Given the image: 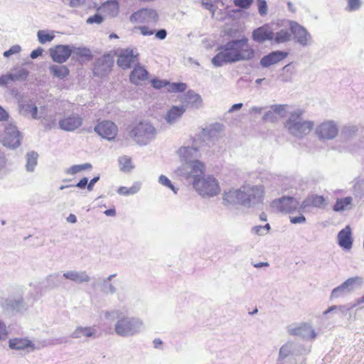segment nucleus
<instances>
[{
  "mask_svg": "<svg viewBox=\"0 0 364 364\" xmlns=\"http://www.w3.org/2000/svg\"><path fill=\"white\" fill-rule=\"evenodd\" d=\"M286 107L287 105H274L272 107V110H270L269 112H267L264 116V119L265 120L269 119L271 118L272 115L273 114H277L281 117H284V113L286 112Z\"/></svg>",
  "mask_w": 364,
  "mask_h": 364,
  "instance_id": "33",
  "label": "nucleus"
},
{
  "mask_svg": "<svg viewBox=\"0 0 364 364\" xmlns=\"http://www.w3.org/2000/svg\"><path fill=\"white\" fill-rule=\"evenodd\" d=\"M358 280H361V279L360 277H352V278H350V279H347L342 285L338 287L337 288L334 289L332 291L331 297L332 298L338 297L339 291H343L348 286L352 285L353 284H354Z\"/></svg>",
  "mask_w": 364,
  "mask_h": 364,
  "instance_id": "31",
  "label": "nucleus"
},
{
  "mask_svg": "<svg viewBox=\"0 0 364 364\" xmlns=\"http://www.w3.org/2000/svg\"><path fill=\"white\" fill-rule=\"evenodd\" d=\"M99 178L98 177H95L93 178L90 181V183H88L87 185V188L89 190H91L93 185L98 181Z\"/></svg>",
  "mask_w": 364,
  "mask_h": 364,
  "instance_id": "56",
  "label": "nucleus"
},
{
  "mask_svg": "<svg viewBox=\"0 0 364 364\" xmlns=\"http://www.w3.org/2000/svg\"><path fill=\"white\" fill-rule=\"evenodd\" d=\"M289 220L292 224L304 223L306 220V218L303 215L296 217H290Z\"/></svg>",
  "mask_w": 364,
  "mask_h": 364,
  "instance_id": "47",
  "label": "nucleus"
},
{
  "mask_svg": "<svg viewBox=\"0 0 364 364\" xmlns=\"http://www.w3.org/2000/svg\"><path fill=\"white\" fill-rule=\"evenodd\" d=\"M43 53V49L41 48H38L36 50H33L30 56L31 58L33 59H35L36 58H38V56L41 55Z\"/></svg>",
  "mask_w": 364,
  "mask_h": 364,
  "instance_id": "51",
  "label": "nucleus"
},
{
  "mask_svg": "<svg viewBox=\"0 0 364 364\" xmlns=\"http://www.w3.org/2000/svg\"><path fill=\"white\" fill-rule=\"evenodd\" d=\"M291 35L289 32L281 31L278 32L276 36H274V40L277 43H282L290 40Z\"/></svg>",
  "mask_w": 364,
  "mask_h": 364,
  "instance_id": "36",
  "label": "nucleus"
},
{
  "mask_svg": "<svg viewBox=\"0 0 364 364\" xmlns=\"http://www.w3.org/2000/svg\"><path fill=\"white\" fill-rule=\"evenodd\" d=\"M252 35L254 40L259 43L274 38V33L266 26H261L255 30Z\"/></svg>",
  "mask_w": 364,
  "mask_h": 364,
  "instance_id": "22",
  "label": "nucleus"
},
{
  "mask_svg": "<svg viewBox=\"0 0 364 364\" xmlns=\"http://www.w3.org/2000/svg\"><path fill=\"white\" fill-rule=\"evenodd\" d=\"M114 65L113 58L109 55H104L98 58L94 65L93 73L97 76H105L107 75Z\"/></svg>",
  "mask_w": 364,
  "mask_h": 364,
  "instance_id": "7",
  "label": "nucleus"
},
{
  "mask_svg": "<svg viewBox=\"0 0 364 364\" xmlns=\"http://www.w3.org/2000/svg\"><path fill=\"white\" fill-rule=\"evenodd\" d=\"M37 164V155L34 153L28 154L27 155L26 168L28 171H33L34 166Z\"/></svg>",
  "mask_w": 364,
  "mask_h": 364,
  "instance_id": "40",
  "label": "nucleus"
},
{
  "mask_svg": "<svg viewBox=\"0 0 364 364\" xmlns=\"http://www.w3.org/2000/svg\"><path fill=\"white\" fill-rule=\"evenodd\" d=\"M166 31L164 29L159 30L156 33V37L161 40L164 39L166 38Z\"/></svg>",
  "mask_w": 364,
  "mask_h": 364,
  "instance_id": "53",
  "label": "nucleus"
},
{
  "mask_svg": "<svg viewBox=\"0 0 364 364\" xmlns=\"http://www.w3.org/2000/svg\"><path fill=\"white\" fill-rule=\"evenodd\" d=\"M256 4L258 9V12L261 16H264L267 14L268 6L265 0H257Z\"/></svg>",
  "mask_w": 364,
  "mask_h": 364,
  "instance_id": "41",
  "label": "nucleus"
},
{
  "mask_svg": "<svg viewBox=\"0 0 364 364\" xmlns=\"http://www.w3.org/2000/svg\"><path fill=\"white\" fill-rule=\"evenodd\" d=\"M21 51V47L18 45H15L11 46L8 50H6L4 53V56L6 58H9L13 54L18 53Z\"/></svg>",
  "mask_w": 364,
  "mask_h": 364,
  "instance_id": "44",
  "label": "nucleus"
},
{
  "mask_svg": "<svg viewBox=\"0 0 364 364\" xmlns=\"http://www.w3.org/2000/svg\"><path fill=\"white\" fill-rule=\"evenodd\" d=\"M120 169L124 172L129 171L132 169V162L131 158L124 156L119 159Z\"/></svg>",
  "mask_w": 364,
  "mask_h": 364,
  "instance_id": "34",
  "label": "nucleus"
},
{
  "mask_svg": "<svg viewBox=\"0 0 364 364\" xmlns=\"http://www.w3.org/2000/svg\"><path fill=\"white\" fill-rule=\"evenodd\" d=\"M186 89V85L183 82L173 83L171 90L175 92H183Z\"/></svg>",
  "mask_w": 364,
  "mask_h": 364,
  "instance_id": "46",
  "label": "nucleus"
},
{
  "mask_svg": "<svg viewBox=\"0 0 364 364\" xmlns=\"http://www.w3.org/2000/svg\"><path fill=\"white\" fill-rule=\"evenodd\" d=\"M2 144L4 146L9 148H16L20 144V133L16 129H7L5 136L2 139Z\"/></svg>",
  "mask_w": 364,
  "mask_h": 364,
  "instance_id": "12",
  "label": "nucleus"
},
{
  "mask_svg": "<svg viewBox=\"0 0 364 364\" xmlns=\"http://www.w3.org/2000/svg\"><path fill=\"white\" fill-rule=\"evenodd\" d=\"M299 202L293 197L284 196L274 200L272 207L277 212L282 213H292L299 208Z\"/></svg>",
  "mask_w": 364,
  "mask_h": 364,
  "instance_id": "6",
  "label": "nucleus"
},
{
  "mask_svg": "<svg viewBox=\"0 0 364 364\" xmlns=\"http://www.w3.org/2000/svg\"><path fill=\"white\" fill-rule=\"evenodd\" d=\"M95 335V331L92 327L79 326L72 333L74 338H80L82 337H92Z\"/></svg>",
  "mask_w": 364,
  "mask_h": 364,
  "instance_id": "26",
  "label": "nucleus"
},
{
  "mask_svg": "<svg viewBox=\"0 0 364 364\" xmlns=\"http://www.w3.org/2000/svg\"><path fill=\"white\" fill-rule=\"evenodd\" d=\"M325 198L322 196L312 195L304 200L300 205V210H304L309 208H321L325 203Z\"/></svg>",
  "mask_w": 364,
  "mask_h": 364,
  "instance_id": "17",
  "label": "nucleus"
},
{
  "mask_svg": "<svg viewBox=\"0 0 364 364\" xmlns=\"http://www.w3.org/2000/svg\"><path fill=\"white\" fill-rule=\"evenodd\" d=\"M88 52H89V50H87L85 49H80V50H79L78 53L80 55H87V53H88Z\"/></svg>",
  "mask_w": 364,
  "mask_h": 364,
  "instance_id": "61",
  "label": "nucleus"
},
{
  "mask_svg": "<svg viewBox=\"0 0 364 364\" xmlns=\"http://www.w3.org/2000/svg\"><path fill=\"white\" fill-rule=\"evenodd\" d=\"M259 219L262 221H266L267 220V215L264 213H262L260 215H259Z\"/></svg>",
  "mask_w": 364,
  "mask_h": 364,
  "instance_id": "63",
  "label": "nucleus"
},
{
  "mask_svg": "<svg viewBox=\"0 0 364 364\" xmlns=\"http://www.w3.org/2000/svg\"><path fill=\"white\" fill-rule=\"evenodd\" d=\"M353 198L350 196L338 198L333 206V210L336 212H341L346 210L352 205Z\"/></svg>",
  "mask_w": 364,
  "mask_h": 364,
  "instance_id": "28",
  "label": "nucleus"
},
{
  "mask_svg": "<svg viewBox=\"0 0 364 364\" xmlns=\"http://www.w3.org/2000/svg\"><path fill=\"white\" fill-rule=\"evenodd\" d=\"M151 127L149 124L141 122L132 129L130 136L134 139L144 136L151 131Z\"/></svg>",
  "mask_w": 364,
  "mask_h": 364,
  "instance_id": "24",
  "label": "nucleus"
},
{
  "mask_svg": "<svg viewBox=\"0 0 364 364\" xmlns=\"http://www.w3.org/2000/svg\"><path fill=\"white\" fill-rule=\"evenodd\" d=\"M184 112L185 109L183 107H173L168 111L166 119L168 122L171 123L180 117Z\"/></svg>",
  "mask_w": 364,
  "mask_h": 364,
  "instance_id": "29",
  "label": "nucleus"
},
{
  "mask_svg": "<svg viewBox=\"0 0 364 364\" xmlns=\"http://www.w3.org/2000/svg\"><path fill=\"white\" fill-rule=\"evenodd\" d=\"M288 55V53L284 51H273L267 55H264L260 60V64L262 67L267 68L270 65H274Z\"/></svg>",
  "mask_w": 364,
  "mask_h": 364,
  "instance_id": "14",
  "label": "nucleus"
},
{
  "mask_svg": "<svg viewBox=\"0 0 364 364\" xmlns=\"http://www.w3.org/2000/svg\"><path fill=\"white\" fill-rule=\"evenodd\" d=\"M135 57L133 50H122L118 55L117 60V65L123 69L129 68L132 64L134 62Z\"/></svg>",
  "mask_w": 364,
  "mask_h": 364,
  "instance_id": "15",
  "label": "nucleus"
},
{
  "mask_svg": "<svg viewBox=\"0 0 364 364\" xmlns=\"http://www.w3.org/2000/svg\"><path fill=\"white\" fill-rule=\"evenodd\" d=\"M52 74L58 78H64L69 74L68 68L63 65H53L50 67Z\"/></svg>",
  "mask_w": 364,
  "mask_h": 364,
  "instance_id": "30",
  "label": "nucleus"
},
{
  "mask_svg": "<svg viewBox=\"0 0 364 364\" xmlns=\"http://www.w3.org/2000/svg\"><path fill=\"white\" fill-rule=\"evenodd\" d=\"M95 131L102 138L112 140L117 134L118 128L112 122L102 121L95 126Z\"/></svg>",
  "mask_w": 364,
  "mask_h": 364,
  "instance_id": "8",
  "label": "nucleus"
},
{
  "mask_svg": "<svg viewBox=\"0 0 364 364\" xmlns=\"http://www.w3.org/2000/svg\"><path fill=\"white\" fill-rule=\"evenodd\" d=\"M245 193L240 190H229L223 194V200L226 204L240 203L243 200Z\"/></svg>",
  "mask_w": 364,
  "mask_h": 364,
  "instance_id": "19",
  "label": "nucleus"
},
{
  "mask_svg": "<svg viewBox=\"0 0 364 364\" xmlns=\"http://www.w3.org/2000/svg\"><path fill=\"white\" fill-rule=\"evenodd\" d=\"M129 79L133 84L143 85L149 79V73L143 66L136 65L131 72Z\"/></svg>",
  "mask_w": 364,
  "mask_h": 364,
  "instance_id": "13",
  "label": "nucleus"
},
{
  "mask_svg": "<svg viewBox=\"0 0 364 364\" xmlns=\"http://www.w3.org/2000/svg\"><path fill=\"white\" fill-rule=\"evenodd\" d=\"M255 56V50L248 43V39L242 36L237 40L228 42L218 48V53L213 58L212 62L216 66L237 61L248 60Z\"/></svg>",
  "mask_w": 364,
  "mask_h": 364,
  "instance_id": "1",
  "label": "nucleus"
},
{
  "mask_svg": "<svg viewBox=\"0 0 364 364\" xmlns=\"http://www.w3.org/2000/svg\"><path fill=\"white\" fill-rule=\"evenodd\" d=\"M205 165L198 161H193L190 165L188 178H193V181L204 178Z\"/></svg>",
  "mask_w": 364,
  "mask_h": 364,
  "instance_id": "21",
  "label": "nucleus"
},
{
  "mask_svg": "<svg viewBox=\"0 0 364 364\" xmlns=\"http://www.w3.org/2000/svg\"><path fill=\"white\" fill-rule=\"evenodd\" d=\"M63 277L68 279L79 283L88 282L90 279L89 276L85 272H77L73 271L64 273Z\"/></svg>",
  "mask_w": 364,
  "mask_h": 364,
  "instance_id": "27",
  "label": "nucleus"
},
{
  "mask_svg": "<svg viewBox=\"0 0 364 364\" xmlns=\"http://www.w3.org/2000/svg\"><path fill=\"white\" fill-rule=\"evenodd\" d=\"M21 109L26 113L30 114L33 118L37 117V107L34 105H22Z\"/></svg>",
  "mask_w": 364,
  "mask_h": 364,
  "instance_id": "42",
  "label": "nucleus"
},
{
  "mask_svg": "<svg viewBox=\"0 0 364 364\" xmlns=\"http://www.w3.org/2000/svg\"><path fill=\"white\" fill-rule=\"evenodd\" d=\"M87 178H82L78 183L76 185L77 187L80 188H84L85 187V186L87 185Z\"/></svg>",
  "mask_w": 364,
  "mask_h": 364,
  "instance_id": "54",
  "label": "nucleus"
},
{
  "mask_svg": "<svg viewBox=\"0 0 364 364\" xmlns=\"http://www.w3.org/2000/svg\"><path fill=\"white\" fill-rule=\"evenodd\" d=\"M158 20V14L151 9H141L130 16V21L132 22L155 23Z\"/></svg>",
  "mask_w": 364,
  "mask_h": 364,
  "instance_id": "9",
  "label": "nucleus"
},
{
  "mask_svg": "<svg viewBox=\"0 0 364 364\" xmlns=\"http://www.w3.org/2000/svg\"><path fill=\"white\" fill-rule=\"evenodd\" d=\"M139 30H140L141 33L144 36H151L154 33V31L151 29H149L147 26H140L137 28Z\"/></svg>",
  "mask_w": 364,
  "mask_h": 364,
  "instance_id": "50",
  "label": "nucleus"
},
{
  "mask_svg": "<svg viewBox=\"0 0 364 364\" xmlns=\"http://www.w3.org/2000/svg\"><path fill=\"white\" fill-rule=\"evenodd\" d=\"M294 38L303 46L307 45L311 41V36L306 30L300 24H296L291 27Z\"/></svg>",
  "mask_w": 364,
  "mask_h": 364,
  "instance_id": "18",
  "label": "nucleus"
},
{
  "mask_svg": "<svg viewBox=\"0 0 364 364\" xmlns=\"http://www.w3.org/2000/svg\"><path fill=\"white\" fill-rule=\"evenodd\" d=\"M28 75V72L22 70L18 75L7 74L0 76V85L6 86L9 83L19 79H25Z\"/></svg>",
  "mask_w": 364,
  "mask_h": 364,
  "instance_id": "25",
  "label": "nucleus"
},
{
  "mask_svg": "<svg viewBox=\"0 0 364 364\" xmlns=\"http://www.w3.org/2000/svg\"><path fill=\"white\" fill-rule=\"evenodd\" d=\"M140 189V184L138 183H135L131 187H120L118 189V193L123 196H129L136 193Z\"/></svg>",
  "mask_w": 364,
  "mask_h": 364,
  "instance_id": "32",
  "label": "nucleus"
},
{
  "mask_svg": "<svg viewBox=\"0 0 364 364\" xmlns=\"http://www.w3.org/2000/svg\"><path fill=\"white\" fill-rule=\"evenodd\" d=\"M141 322L135 318L129 317L122 313L117 315L115 331L121 336L134 335L139 331Z\"/></svg>",
  "mask_w": 364,
  "mask_h": 364,
  "instance_id": "4",
  "label": "nucleus"
},
{
  "mask_svg": "<svg viewBox=\"0 0 364 364\" xmlns=\"http://www.w3.org/2000/svg\"><path fill=\"white\" fill-rule=\"evenodd\" d=\"M262 229V226L261 225H258V226H255L254 228V230L255 232L257 233V234H259L260 233V230Z\"/></svg>",
  "mask_w": 364,
  "mask_h": 364,
  "instance_id": "62",
  "label": "nucleus"
},
{
  "mask_svg": "<svg viewBox=\"0 0 364 364\" xmlns=\"http://www.w3.org/2000/svg\"><path fill=\"white\" fill-rule=\"evenodd\" d=\"M254 0H234L235 6L242 9H248L253 3Z\"/></svg>",
  "mask_w": 364,
  "mask_h": 364,
  "instance_id": "43",
  "label": "nucleus"
},
{
  "mask_svg": "<svg viewBox=\"0 0 364 364\" xmlns=\"http://www.w3.org/2000/svg\"><path fill=\"white\" fill-rule=\"evenodd\" d=\"M287 6H288V9H289L290 11H291V12H295V11H296V8H295L294 5L291 2L289 1V2L287 3Z\"/></svg>",
  "mask_w": 364,
  "mask_h": 364,
  "instance_id": "58",
  "label": "nucleus"
},
{
  "mask_svg": "<svg viewBox=\"0 0 364 364\" xmlns=\"http://www.w3.org/2000/svg\"><path fill=\"white\" fill-rule=\"evenodd\" d=\"M346 10L348 11H358L362 6L361 0H346Z\"/></svg>",
  "mask_w": 364,
  "mask_h": 364,
  "instance_id": "38",
  "label": "nucleus"
},
{
  "mask_svg": "<svg viewBox=\"0 0 364 364\" xmlns=\"http://www.w3.org/2000/svg\"><path fill=\"white\" fill-rule=\"evenodd\" d=\"M159 182H160L162 185H164V186H166V187L169 188L170 189H171L172 191H173L175 193H176V191H175V188H174L173 186L172 185V183H171V181H170V180H169L166 176H163V175H162V176H161L159 177Z\"/></svg>",
  "mask_w": 364,
  "mask_h": 364,
  "instance_id": "45",
  "label": "nucleus"
},
{
  "mask_svg": "<svg viewBox=\"0 0 364 364\" xmlns=\"http://www.w3.org/2000/svg\"><path fill=\"white\" fill-rule=\"evenodd\" d=\"M9 115L7 112L0 106V121L7 120Z\"/></svg>",
  "mask_w": 364,
  "mask_h": 364,
  "instance_id": "52",
  "label": "nucleus"
},
{
  "mask_svg": "<svg viewBox=\"0 0 364 364\" xmlns=\"http://www.w3.org/2000/svg\"><path fill=\"white\" fill-rule=\"evenodd\" d=\"M267 266H269V264L267 262H259V263H256L254 264V267H257V268L262 267H267Z\"/></svg>",
  "mask_w": 364,
  "mask_h": 364,
  "instance_id": "59",
  "label": "nucleus"
},
{
  "mask_svg": "<svg viewBox=\"0 0 364 364\" xmlns=\"http://www.w3.org/2000/svg\"><path fill=\"white\" fill-rule=\"evenodd\" d=\"M72 50L68 46L58 45L50 49V54L53 61L62 63L70 56Z\"/></svg>",
  "mask_w": 364,
  "mask_h": 364,
  "instance_id": "11",
  "label": "nucleus"
},
{
  "mask_svg": "<svg viewBox=\"0 0 364 364\" xmlns=\"http://www.w3.org/2000/svg\"><path fill=\"white\" fill-rule=\"evenodd\" d=\"M339 245L345 249H350L352 246L351 229L347 225L341 230L338 235Z\"/></svg>",
  "mask_w": 364,
  "mask_h": 364,
  "instance_id": "20",
  "label": "nucleus"
},
{
  "mask_svg": "<svg viewBox=\"0 0 364 364\" xmlns=\"http://www.w3.org/2000/svg\"><path fill=\"white\" fill-rule=\"evenodd\" d=\"M67 221L70 223H75L77 222V218L74 214H70L67 218Z\"/></svg>",
  "mask_w": 364,
  "mask_h": 364,
  "instance_id": "55",
  "label": "nucleus"
},
{
  "mask_svg": "<svg viewBox=\"0 0 364 364\" xmlns=\"http://www.w3.org/2000/svg\"><path fill=\"white\" fill-rule=\"evenodd\" d=\"M242 103L235 104L234 105H232L230 110L233 111V110L239 109L242 107Z\"/></svg>",
  "mask_w": 364,
  "mask_h": 364,
  "instance_id": "60",
  "label": "nucleus"
},
{
  "mask_svg": "<svg viewBox=\"0 0 364 364\" xmlns=\"http://www.w3.org/2000/svg\"><path fill=\"white\" fill-rule=\"evenodd\" d=\"M9 346L13 350H24L28 348H33L31 341L23 338H14L9 341Z\"/></svg>",
  "mask_w": 364,
  "mask_h": 364,
  "instance_id": "23",
  "label": "nucleus"
},
{
  "mask_svg": "<svg viewBox=\"0 0 364 364\" xmlns=\"http://www.w3.org/2000/svg\"><path fill=\"white\" fill-rule=\"evenodd\" d=\"M219 0H201L202 6L204 9H208L210 11L213 16L217 8V4Z\"/></svg>",
  "mask_w": 364,
  "mask_h": 364,
  "instance_id": "35",
  "label": "nucleus"
},
{
  "mask_svg": "<svg viewBox=\"0 0 364 364\" xmlns=\"http://www.w3.org/2000/svg\"><path fill=\"white\" fill-rule=\"evenodd\" d=\"M194 188L203 196H213L219 193L220 187L217 180L208 176L197 179L193 182Z\"/></svg>",
  "mask_w": 364,
  "mask_h": 364,
  "instance_id": "5",
  "label": "nucleus"
},
{
  "mask_svg": "<svg viewBox=\"0 0 364 364\" xmlns=\"http://www.w3.org/2000/svg\"><path fill=\"white\" fill-rule=\"evenodd\" d=\"M316 133L321 139H331L338 134V127L332 121H326L319 124Z\"/></svg>",
  "mask_w": 364,
  "mask_h": 364,
  "instance_id": "10",
  "label": "nucleus"
},
{
  "mask_svg": "<svg viewBox=\"0 0 364 364\" xmlns=\"http://www.w3.org/2000/svg\"><path fill=\"white\" fill-rule=\"evenodd\" d=\"M59 124L61 129L73 131L81 126L82 119L78 115H71L61 119Z\"/></svg>",
  "mask_w": 364,
  "mask_h": 364,
  "instance_id": "16",
  "label": "nucleus"
},
{
  "mask_svg": "<svg viewBox=\"0 0 364 364\" xmlns=\"http://www.w3.org/2000/svg\"><path fill=\"white\" fill-rule=\"evenodd\" d=\"M88 6L96 8L97 12L93 16H90L86 23H102L107 18L116 16L119 13V4L115 0L107 1L101 5H100V3L93 1Z\"/></svg>",
  "mask_w": 364,
  "mask_h": 364,
  "instance_id": "2",
  "label": "nucleus"
},
{
  "mask_svg": "<svg viewBox=\"0 0 364 364\" xmlns=\"http://www.w3.org/2000/svg\"><path fill=\"white\" fill-rule=\"evenodd\" d=\"M303 112L299 110L291 114L285 123V127L294 135L301 137L311 132L314 124L301 119Z\"/></svg>",
  "mask_w": 364,
  "mask_h": 364,
  "instance_id": "3",
  "label": "nucleus"
},
{
  "mask_svg": "<svg viewBox=\"0 0 364 364\" xmlns=\"http://www.w3.org/2000/svg\"><path fill=\"white\" fill-rule=\"evenodd\" d=\"M105 213L106 215L113 216L115 215L116 212H115V210L114 208H112V209H108V210H105Z\"/></svg>",
  "mask_w": 364,
  "mask_h": 364,
  "instance_id": "57",
  "label": "nucleus"
},
{
  "mask_svg": "<svg viewBox=\"0 0 364 364\" xmlns=\"http://www.w3.org/2000/svg\"><path fill=\"white\" fill-rule=\"evenodd\" d=\"M8 336V332L6 330V325L0 321V341L6 339Z\"/></svg>",
  "mask_w": 364,
  "mask_h": 364,
  "instance_id": "49",
  "label": "nucleus"
},
{
  "mask_svg": "<svg viewBox=\"0 0 364 364\" xmlns=\"http://www.w3.org/2000/svg\"><path fill=\"white\" fill-rule=\"evenodd\" d=\"M151 85L156 89H160L161 87H165L167 85L166 82L157 79H153L151 81Z\"/></svg>",
  "mask_w": 364,
  "mask_h": 364,
  "instance_id": "48",
  "label": "nucleus"
},
{
  "mask_svg": "<svg viewBox=\"0 0 364 364\" xmlns=\"http://www.w3.org/2000/svg\"><path fill=\"white\" fill-rule=\"evenodd\" d=\"M38 38L41 43H45L46 42L51 41L54 38V35L53 33L41 30L38 32Z\"/></svg>",
  "mask_w": 364,
  "mask_h": 364,
  "instance_id": "37",
  "label": "nucleus"
},
{
  "mask_svg": "<svg viewBox=\"0 0 364 364\" xmlns=\"http://www.w3.org/2000/svg\"><path fill=\"white\" fill-rule=\"evenodd\" d=\"M336 309V306H331V307H329V308H328V309L324 312V314H328V313H329L330 311H333V310H334V309Z\"/></svg>",
  "mask_w": 364,
  "mask_h": 364,
  "instance_id": "64",
  "label": "nucleus"
},
{
  "mask_svg": "<svg viewBox=\"0 0 364 364\" xmlns=\"http://www.w3.org/2000/svg\"><path fill=\"white\" fill-rule=\"evenodd\" d=\"M91 168V165L90 164H85L81 165H74L71 166L68 170V173L72 175H74L77 173H79L85 169H88Z\"/></svg>",
  "mask_w": 364,
  "mask_h": 364,
  "instance_id": "39",
  "label": "nucleus"
}]
</instances>
